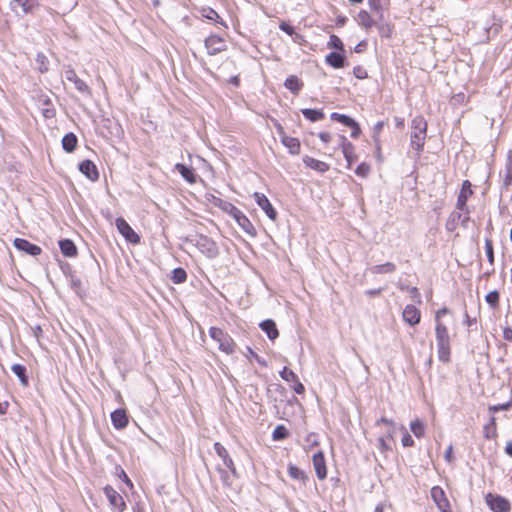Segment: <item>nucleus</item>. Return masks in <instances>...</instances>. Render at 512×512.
Returning a JSON list of instances; mask_svg holds the SVG:
<instances>
[{
  "instance_id": "f257e3e1",
  "label": "nucleus",
  "mask_w": 512,
  "mask_h": 512,
  "mask_svg": "<svg viewBox=\"0 0 512 512\" xmlns=\"http://www.w3.org/2000/svg\"><path fill=\"white\" fill-rule=\"evenodd\" d=\"M411 129L410 145L416 151V155H419L423 149L427 132V122L424 117L415 116L411 121Z\"/></svg>"
},
{
  "instance_id": "f03ea898",
  "label": "nucleus",
  "mask_w": 512,
  "mask_h": 512,
  "mask_svg": "<svg viewBox=\"0 0 512 512\" xmlns=\"http://www.w3.org/2000/svg\"><path fill=\"white\" fill-rule=\"evenodd\" d=\"M438 358L443 363L450 361V336L447 327L441 322L437 321L435 327Z\"/></svg>"
},
{
  "instance_id": "7ed1b4c3",
  "label": "nucleus",
  "mask_w": 512,
  "mask_h": 512,
  "mask_svg": "<svg viewBox=\"0 0 512 512\" xmlns=\"http://www.w3.org/2000/svg\"><path fill=\"white\" fill-rule=\"evenodd\" d=\"M210 337L219 344V349L226 354H232L235 352V343L233 339L222 329L217 327H211L209 329Z\"/></svg>"
},
{
  "instance_id": "20e7f679",
  "label": "nucleus",
  "mask_w": 512,
  "mask_h": 512,
  "mask_svg": "<svg viewBox=\"0 0 512 512\" xmlns=\"http://www.w3.org/2000/svg\"><path fill=\"white\" fill-rule=\"evenodd\" d=\"M193 241L198 250L207 258L214 259L219 255L218 245L210 237L200 234Z\"/></svg>"
},
{
  "instance_id": "39448f33",
  "label": "nucleus",
  "mask_w": 512,
  "mask_h": 512,
  "mask_svg": "<svg viewBox=\"0 0 512 512\" xmlns=\"http://www.w3.org/2000/svg\"><path fill=\"white\" fill-rule=\"evenodd\" d=\"M115 225L119 233L131 244H138L140 242L139 235L132 229V227L128 224V222L122 218L118 217L115 221Z\"/></svg>"
},
{
  "instance_id": "423d86ee",
  "label": "nucleus",
  "mask_w": 512,
  "mask_h": 512,
  "mask_svg": "<svg viewBox=\"0 0 512 512\" xmlns=\"http://www.w3.org/2000/svg\"><path fill=\"white\" fill-rule=\"evenodd\" d=\"M486 503L494 512H509L511 509L509 501L500 495L487 494Z\"/></svg>"
},
{
  "instance_id": "0eeeda50",
  "label": "nucleus",
  "mask_w": 512,
  "mask_h": 512,
  "mask_svg": "<svg viewBox=\"0 0 512 512\" xmlns=\"http://www.w3.org/2000/svg\"><path fill=\"white\" fill-rule=\"evenodd\" d=\"M104 494L114 512H122L125 509L126 505L123 497L113 487L106 486L104 488Z\"/></svg>"
},
{
  "instance_id": "6e6552de",
  "label": "nucleus",
  "mask_w": 512,
  "mask_h": 512,
  "mask_svg": "<svg viewBox=\"0 0 512 512\" xmlns=\"http://www.w3.org/2000/svg\"><path fill=\"white\" fill-rule=\"evenodd\" d=\"M64 77L67 81L71 82L74 84L75 88L82 94L84 95H91V89L89 88V86L82 80L80 79L75 70L73 68H71L70 66H68L65 70H64Z\"/></svg>"
},
{
  "instance_id": "1a4fd4ad",
  "label": "nucleus",
  "mask_w": 512,
  "mask_h": 512,
  "mask_svg": "<svg viewBox=\"0 0 512 512\" xmlns=\"http://www.w3.org/2000/svg\"><path fill=\"white\" fill-rule=\"evenodd\" d=\"M431 498L441 512H450V503L444 490L440 486L431 488Z\"/></svg>"
},
{
  "instance_id": "9d476101",
  "label": "nucleus",
  "mask_w": 512,
  "mask_h": 512,
  "mask_svg": "<svg viewBox=\"0 0 512 512\" xmlns=\"http://www.w3.org/2000/svg\"><path fill=\"white\" fill-rule=\"evenodd\" d=\"M205 47L209 55H216L227 48L226 42L218 35H210L205 39Z\"/></svg>"
},
{
  "instance_id": "9b49d317",
  "label": "nucleus",
  "mask_w": 512,
  "mask_h": 512,
  "mask_svg": "<svg viewBox=\"0 0 512 512\" xmlns=\"http://www.w3.org/2000/svg\"><path fill=\"white\" fill-rule=\"evenodd\" d=\"M253 197L258 204V206L265 212V214L272 220L275 221L277 219V212L270 203L269 199L263 194L259 192H255Z\"/></svg>"
},
{
  "instance_id": "f8f14e48",
  "label": "nucleus",
  "mask_w": 512,
  "mask_h": 512,
  "mask_svg": "<svg viewBox=\"0 0 512 512\" xmlns=\"http://www.w3.org/2000/svg\"><path fill=\"white\" fill-rule=\"evenodd\" d=\"M13 245L17 250L31 256H38L42 252L41 247L23 238H15L13 241Z\"/></svg>"
},
{
  "instance_id": "ddd939ff",
  "label": "nucleus",
  "mask_w": 512,
  "mask_h": 512,
  "mask_svg": "<svg viewBox=\"0 0 512 512\" xmlns=\"http://www.w3.org/2000/svg\"><path fill=\"white\" fill-rule=\"evenodd\" d=\"M472 193L473 191L471 189V183L468 180H465L462 183V188L457 198V209L461 211H466L467 214L469 213L467 209V200L472 195Z\"/></svg>"
},
{
  "instance_id": "4468645a",
  "label": "nucleus",
  "mask_w": 512,
  "mask_h": 512,
  "mask_svg": "<svg viewBox=\"0 0 512 512\" xmlns=\"http://www.w3.org/2000/svg\"><path fill=\"white\" fill-rule=\"evenodd\" d=\"M312 462L318 479L324 480L327 477V469L323 452H316L313 455Z\"/></svg>"
},
{
  "instance_id": "2eb2a0df",
  "label": "nucleus",
  "mask_w": 512,
  "mask_h": 512,
  "mask_svg": "<svg viewBox=\"0 0 512 512\" xmlns=\"http://www.w3.org/2000/svg\"><path fill=\"white\" fill-rule=\"evenodd\" d=\"M237 224L250 236L256 235V229L249 218L239 209L232 217Z\"/></svg>"
},
{
  "instance_id": "dca6fc26",
  "label": "nucleus",
  "mask_w": 512,
  "mask_h": 512,
  "mask_svg": "<svg viewBox=\"0 0 512 512\" xmlns=\"http://www.w3.org/2000/svg\"><path fill=\"white\" fill-rule=\"evenodd\" d=\"M403 320L411 326L417 325L421 319V313L414 305H407L402 313Z\"/></svg>"
},
{
  "instance_id": "f3484780",
  "label": "nucleus",
  "mask_w": 512,
  "mask_h": 512,
  "mask_svg": "<svg viewBox=\"0 0 512 512\" xmlns=\"http://www.w3.org/2000/svg\"><path fill=\"white\" fill-rule=\"evenodd\" d=\"M214 450H215L216 454L223 460V464L225 465V467H227L235 475L236 468H235L234 462H233L232 458L229 456L226 448L219 442H216L214 444Z\"/></svg>"
},
{
  "instance_id": "a211bd4d",
  "label": "nucleus",
  "mask_w": 512,
  "mask_h": 512,
  "mask_svg": "<svg viewBox=\"0 0 512 512\" xmlns=\"http://www.w3.org/2000/svg\"><path fill=\"white\" fill-rule=\"evenodd\" d=\"M79 170L91 181H96L99 178V173L96 165L90 160H84L79 164Z\"/></svg>"
},
{
  "instance_id": "6ab92c4d",
  "label": "nucleus",
  "mask_w": 512,
  "mask_h": 512,
  "mask_svg": "<svg viewBox=\"0 0 512 512\" xmlns=\"http://www.w3.org/2000/svg\"><path fill=\"white\" fill-rule=\"evenodd\" d=\"M37 5V0H13L11 2V7L17 14L19 13V9L21 10L22 14H28Z\"/></svg>"
},
{
  "instance_id": "aec40b11",
  "label": "nucleus",
  "mask_w": 512,
  "mask_h": 512,
  "mask_svg": "<svg viewBox=\"0 0 512 512\" xmlns=\"http://www.w3.org/2000/svg\"><path fill=\"white\" fill-rule=\"evenodd\" d=\"M211 203L221 209L223 212L229 214L231 217L235 215V213L239 210L236 206H234L231 202L223 200L219 197L212 196Z\"/></svg>"
},
{
  "instance_id": "412c9836",
  "label": "nucleus",
  "mask_w": 512,
  "mask_h": 512,
  "mask_svg": "<svg viewBox=\"0 0 512 512\" xmlns=\"http://www.w3.org/2000/svg\"><path fill=\"white\" fill-rule=\"evenodd\" d=\"M111 421L116 429H123L128 425V416L124 409H117L111 413Z\"/></svg>"
},
{
  "instance_id": "4be33fe9",
  "label": "nucleus",
  "mask_w": 512,
  "mask_h": 512,
  "mask_svg": "<svg viewBox=\"0 0 512 512\" xmlns=\"http://www.w3.org/2000/svg\"><path fill=\"white\" fill-rule=\"evenodd\" d=\"M303 163L306 167L316 170L320 173H325L329 170V165L327 163L310 156H304Z\"/></svg>"
},
{
  "instance_id": "5701e85b",
  "label": "nucleus",
  "mask_w": 512,
  "mask_h": 512,
  "mask_svg": "<svg viewBox=\"0 0 512 512\" xmlns=\"http://www.w3.org/2000/svg\"><path fill=\"white\" fill-rule=\"evenodd\" d=\"M260 328L267 334L270 340H275L279 336L278 329L273 320L267 319L260 323Z\"/></svg>"
},
{
  "instance_id": "b1692460",
  "label": "nucleus",
  "mask_w": 512,
  "mask_h": 512,
  "mask_svg": "<svg viewBox=\"0 0 512 512\" xmlns=\"http://www.w3.org/2000/svg\"><path fill=\"white\" fill-rule=\"evenodd\" d=\"M61 253L66 257H75L77 255V248L74 242L70 239H63L59 241Z\"/></svg>"
},
{
  "instance_id": "393cba45",
  "label": "nucleus",
  "mask_w": 512,
  "mask_h": 512,
  "mask_svg": "<svg viewBox=\"0 0 512 512\" xmlns=\"http://www.w3.org/2000/svg\"><path fill=\"white\" fill-rule=\"evenodd\" d=\"M285 88L297 95L303 87V82L295 75H290L284 82Z\"/></svg>"
},
{
  "instance_id": "a878e982",
  "label": "nucleus",
  "mask_w": 512,
  "mask_h": 512,
  "mask_svg": "<svg viewBox=\"0 0 512 512\" xmlns=\"http://www.w3.org/2000/svg\"><path fill=\"white\" fill-rule=\"evenodd\" d=\"M325 61L333 68H342L345 65V57L337 52H331L326 55Z\"/></svg>"
},
{
  "instance_id": "bb28decb",
  "label": "nucleus",
  "mask_w": 512,
  "mask_h": 512,
  "mask_svg": "<svg viewBox=\"0 0 512 512\" xmlns=\"http://www.w3.org/2000/svg\"><path fill=\"white\" fill-rule=\"evenodd\" d=\"M396 265L392 262H386L384 264L374 265L368 268V271L372 274H390L395 272Z\"/></svg>"
},
{
  "instance_id": "cd10ccee",
  "label": "nucleus",
  "mask_w": 512,
  "mask_h": 512,
  "mask_svg": "<svg viewBox=\"0 0 512 512\" xmlns=\"http://www.w3.org/2000/svg\"><path fill=\"white\" fill-rule=\"evenodd\" d=\"M175 170H177L188 183L193 184L196 182V175L192 168L187 167L184 164L177 163L175 165Z\"/></svg>"
},
{
  "instance_id": "c85d7f7f",
  "label": "nucleus",
  "mask_w": 512,
  "mask_h": 512,
  "mask_svg": "<svg viewBox=\"0 0 512 512\" xmlns=\"http://www.w3.org/2000/svg\"><path fill=\"white\" fill-rule=\"evenodd\" d=\"M282 143L286 148H288L291 154L297 155L300 153V142L297 138L283 136Z\"/></svg>"
},
{
  "instance_id": "c756f323",
  "label": "nucleus",
  "mask_w": 512,
  "mask_h": 512,
  "mask_svg": "<svg viewBox=\"0 0 512 512\" xmlns=\"http://www.w3.org/2000/svg\"><path fill=\"white\" fill-rule=\"evenodd\" d=\"M77 142L78 139L74 133H67L62 139V147L66 152L71 153L75 150Z\"/></svg>"
},
{
  "instance_id": "7c9ffc66",
  "label": "nucleus",
  "mask_w": 512,
  "mask_h": 512,
  "mask_svg": "<svg viewBox=\"0 0 512 512\" xmlns=\"http://www.w3.org/2000/svg\"><path fill=\"white\" fill-rule=\"evenodd\" d=\"M301 112H302L303 116L311 122L320 121V120L324 119V117H325L324 112L320 109L305 108V109H302Z\"/></svg>"
},
{
  "instance_id": "2f4dec72",
  "label": "nucleus",
  "mask_w": 512,
  "mask_h": 512,
  "mask_svg": "<svg viewBox=\"0 0 512 512\" xmlns=\"http://www.w3.org/2000/svg\"><path fill=\"white\" fill-rule=\"evenodd\" d=\"M483 434L485 439H494L497 437V426L494 416H491L489 422L484 425Z\"/></svg>"
},
{
  "instance_id": "473e14b6",
  "label": "nucleus",
  "mask_w": 512,
  "mask_h": 512,
  "mask_svg": "<svg viewBox=\"0 0 512 512\" xmlns=\"http://www.w3.org/2000/svg\"><path fill=\"white\" fill-rule=\"evenodd\" d=\"M12 372L19 378L23 386L28 385V377L26 375V367L21 364H13L11 366Z\"/></svg>"
},
{
  "instance_id": "72a5a7b5",
  "label": "nucleus",
  "mask_w": 512,
  "mask_h": 512,
  "mask_svg": "<svg viewBox=\"0 0 512 512\" xmlns=\"http://www.w3.org/2000/svg\"><path fill=\"white\" fill-rule=\"evenodd\" d=\"M356 19H357L358 23L365 28H371L375 24L371 15L365 10H361L358 13Z\"/></svg>"
},
{
  "instance_id": "f704fd0d",
  "label": "nucleus",
  "mask_w": 512,
  "mask_h": 512,
  "mask_svg": "<svg viewBox=\"0 0 512 512\" xmlns=\"http://www.w3.org/2000/svg\"><path fill=\"white\" fill-rule=\"evenodd\" d=\"M341 141H342L343 155L346 158V160L348 161V163H351L354 146L350 142H348L344 136L341 137Z\"/></svg>"
},
{
  "instance_id": "c9c22d12",
  "label": "nucleus",
  "mask_w": 512,
  "mask_h": 512,
  "mask_svg": "<svg viewBox=\"0 0 512 512\" xmlns=\"http://www.w3.org/2000/svg\"><path fill=\"white\" fill-rule=\"evenodd\" d=\"M187 279V273L183 268H175L172 271V277L171 280L174 284H181L184 283Z\"/></svg>"
},
{
  "instance_id": "e433bc0d",
  "label": "nucleus",
  "mask_w": 512,
  "mask_h": 512,
  "mask_svg": "<svg viewBox=\"0 0 512 512\" xmlns=\"http://www.w3.org/2000/svg\"><path fill=\"white\" fill-rule=\"evenodd\" d=\"M330 117L332 120L340 122L347 127H350L351 125H355V120L347 115H344V114L333 112L330 115Z\"/></svg>"
},
{
  "instance_id": "4c0bfd02",
  "label": "nucleus",
  "mask_w": 512,
  "mask_h": 512,
  "mask_svg": "<svg viewBox=\"0 0 512 512\" xmlns=\"http://www.w3.org/2000/svg\"><path fill=\"white\" fill-rule=\"evenodd\" d=\"M288 474L291 478L295 479V480H299V481H305L306 480V475L304 473V471H302L301 469H299L297 466L295 465H292L290 464L288 466Z\"/></svg>"
},
{
  "instance_id": "58836bf2",
  "label": "nucleus",
  "mask_w": 512,
  "mask_h": 512,
  "mask_svg": "<svg viewBox=\"0 0 512 512\" xmlns=\"http://www.w3.org/2000/svg\"><path fill=\"white\" fill-rule=\"evenodd\" d=\"M410 429L412 431V433L417 437V438H420L424 435L425 433V427H424V424L422 421H420L419 419H416L414 421L411 422L410 424Z\"/></svg>"
},
{
  "instance_id": "ea45409f",
  "label": "nucleus",
  "mask_w": 512,
  "mask_h": 512,
  "mask_svg": "<svg viewBox=\"0 0 512 512\" xmlns=\"http://www.w3.org/2000/svg\"><path fill=\"white\" fill-rule=\"evenodd\" d=\"M272 437L274 440H283L288 437V430L285 426L279 425L274 429Z\"/></svg>"
},
{
  "instance_id": "a19ab883",
  "label": "nucleus",
  "mask_w": 512,
  "mask_h": 512,
  "mask_svg": "<svg viewBox=\"0 0 512 512\" xmlns=\"http://www.w3.org/2000/svg\"><path fill=\"white\" fill-rule=\"evenodd\" d=\"M499 298L498 291L494 290L486 295L485 300L492 308H496L499 304Z\"/></svg>"
},
{
  "instance_id": "79ce46f5",
  "label": "nucleus",
  "mask_w": 512,
  "mask_h": 512,
  "mask_svg": "<svg viewBox=\"0 0 512 512\" xmlns=\"http://www.w3.org/2000/svg\"><path fill=\"white\" fill-rule=\"evenodd\" d=\"M202 15H203V17H205V18H207L209 20H213L215 22H219V23L223 24V22L220 21L221 18L218 15V13L214 9H212V8L203 9L202 10Z\"/></svg>"
},
{
  "instance_id": "37998d69",
  "label": "nucleus",
  "mask_w": 512,
  "mask_h": 512,
  "mask_svg": "<svg viewBox=\"0 0 512 512\" xmlns=\"http://www.w3.org/2000/svg\"><path fill=\"white\" fill-rule=\"evenodd\" d=\"M280 376L283 380L287 382L296 381L298 378V376L292 370H289L287 367L283 368V370L280 372Z\"/></svg>"
},
{
  "instance_id": "c03bdc74",
  "label": "nucleus",
  "mask_w": 512,
  "mask_h": 512,
  "mask_svg": "<svg viewBox=\"0 0 512 512\" xmlns=\"http://www.w3.org/2000/svg\"><path fill=\"white\" fill-rule=\"evenodd\" d=\"M328 47L334 48V49H337V50H343L344 49V45H343L342 40L338 36H336V35H331L330 36L329 42H328Z\"/></svg>"
},
{
  "instance_id": "a18cd8bd",
  "label": "nucleus",
  "mask_w": 512,
  "mask_h": 512,
  "mask_svg": "<svg viewBox=\"0 0 512 512\" xmlns=\"http://www.w3.org/2000/svg\"><path fill=\"white\" fill-rule=\"evenodd\" d=\"M485 252L487 259L491 265L494 264V251H493V244L490 239L485 240Z\"/></svg>"
},
{
  "instance_id": "49530a36",
  "label": "nucleus",
  "mask_w": 512,
  "mask_h": 512,
  "mask_svg": "<svg viewBox=\"0 0 512 512\" xmlns=\"http://www.w3.org/2000/svg\"><path fill=\"white\" fill-rule=\"evenodd\" d=\"M511 407H512V399L503 404L489 406L488 409H489V411H492V412H498V411H508L511 409Z\"/></svg>"
},
{
  "instance_id": "de8ad7c7",
  "label": "nucleus",
  "mask_w": 512,
  "mask_h": 512,
  "mask_svg": "<svg viewBox=\"0 0 512 512\" xmlns=\"http://www.w3.org/2000/svg\"><path fill=\"white\" fill-rule=\"evenodd\" d=\"M369 172L370 166L366 163L359 164L355 170V173L363 178L366 177L369 174Z\"/></svg>"
},
{
  "instance_id": "09e8293b",
  "label": "nucleus",
  "mask_w": 512,
  "mask_h": 512,
  "mask_svg": "<svg viewBox=\"0 0 512 512\" xmlns=\"http://www.w3.org/2000/svg\"><path fill=\"white\" fill-rule=\"evenodd\" d=\"M401 429L405 432L402 437V445L404 447H411L414 445V440L412 439L411 435L406 431L405 427H401Z\"/></svg>"
},
{
  "instance_id": "8fccbe9b",
  "label": "nucleus",
  "mask_w": 512,
  "mask_h": 512,
  "mask_svg": "<svg viewBox=\"0 0 512 512\" xmlns=\"http://www.w3.org/2000/svg\"><path fill=\"white\" fill-rule=\"evenodd\" d=\"M37 62L39 63V70L43 73V72H46L48 70V67H47V58L45 55L43 54H38L37 55Z\"/></svg>"
},
{
  "instance_id": "3c124183",
  "label": "nucleus",
  "mask_w": 512,
  "mask_h": 512,
  "mask_svg": "<svg viewBox=\"0 0 512 512\" xmlns=\"http://www.w3.org/2000/svg\"><path fill=\"white\" fill-rule=\"evenodd\" d=\"M44 105H47L48 107L43 108V116L45 118H52L55 116V109L51 106L50 107V101L45 100Z\"/></svg>"
},
{
  "instance_id": "603ef678",
  "label": "nucleus",
  "mask_w": 512,
  "mask_h": 512,
  "mask_svg": "<svg viewBox=\"0 0 512 512\" xmlns=\"http://www.w3.org/2000/svg\"><path fill=\"white\" fill-rule=\"evenodd\" d=\"M353 74L358 79H364V78L367 77L366 70L363 67H361V66L354 67Z\"/></svg>"
},
{
  "instance_id": "864d4df0",
  "label": "nucleus",
  "mask_w": 512,
  "mask_h": 512,
  "mask_svg": "<svg viewBox=\"0 0 512 512\" xmlns=\"http://www.w3.org/2000/svg\"><path fill=\"white\" fill-rule=\"evenodd\" d=\"M383 127H384V122L383 121H379V122H377L374 125V127H373V138H374L375 141L378 140V137H379Z\"/></svg>"
},
{
  "instance_id": "5fc2aeb1",
  "label": "nucleus",
  "mask_w": 512,
  "mask_h": 512,
  "mask_svg": "<svg viewBox=\"0 0 512 512\" xmlns=\"http://www.w3.org/2000/svg\"><path fill=\"white\" fill-rule=\"evenodd\" d=\"M386 425L388 428L389 426L392 427V426H395V422L392 420V419H388L386 417H382L380 418L379 420L376 421V425L377 426H380V425Z\"/></svg>"
},
{
  "instance_id": "6e6d98bb",
  "label": "nucleus",
  "mask_w": 512,
  "mask_h": 512,
  "mask_svg": "<svg viewBox=\"0 0 512 512\" xmlns=\"http://www.w3.org/2000/svg\"><path fill=\"white\" fill-rule=\"evenodd\" d=\"M279 28L284 31L285 33H287L288 35H293L294 34V28L289 25L288 23L286 22H281L280 25H279Z\"/></svg>"
},
{
  "instance_id": "4d7b16f0",
  "label": "nucleus",
  "mask_w": 512,
  "mask_h": 512,
  "mask_svg": "<svg viewBox=\"0 0 512 512\" xmlns=\"http://www.w3.org/2000/svg\"><path fill=\"white\" fill-rule=\"evenodd\" d=\"M408 291L413 300H416L418 303H421L420 293L416 287H411L408 289Z\"/></svg>"
},
{
  "instance_id": "13d9d810",
  "label": "nucleus",
  "mask_w": 512,
  "mask_h": 512,
  "mask_svg": "<svg viewBox=\"0 0 512 512\" xmlns=\"http://www.w3.org/2000/svg\"><path fill=\"white\" fill-rule=\"evenodd\" d=\"M293 383H294L293 390L295 391V393L303 394L305 391V388H304V385L299 381V379L297 378V380L293 381Z\"/></svg>"
},
{
  "instance_id": "bf43d9fd",
  "label": "nucleus",
  "mask_w": 512,
  "mask_h": 512,
  "mask_svg": "<svg viewBox=\"0 0 512 512\" xmlns=\"http://www.w3.org/2000/svg\"><path fill=\"white\" fill-rule=\"evenodd\" d=\"M349 128L352 129L351 137L352 138H358L359 135H360V132H361L358 123L355 121V125H351Z\"/></svg>"
},
{
  "instance_id": "052dcab7",
  "label": "nucleus",
  "mask_w": 512,
  "mask_h": 512,
  "mask_svg": "<svg viewBox=\"0 0 512 512\" xmlns=\"http://www.w3.org/2000/svg\"><path fill=\"white\" fill-rule=\"evenodd\" d=\"M318 137L324 143H329L331 140V134L329 132H320L318 134Z\"/></svg>"
},
{
  "instance_id": "680f3d73",
  "label": "nucleus",
  "mask_w": 512,
  "mask_h": 512,
  "mask_svg": "<svg viewBox=\"0 0 512 512\" xmlns=\"http://www.w3.org/2000/svg\"><path fill=\"white\" fill-rule=\"evenodd\" d=\"M448 313V309L447 308H442V309H439L437 312H436V315H435V321H440V318L443 316V315H446Z\"/></svg>"
},
{
  "instance_id": "e2e57ef3",
  "label": "nucleus",
  "mask_w": 512,
  "mask_h": 512,
  "mask_svg": "<svg viewBox=\"0 0 512 512\" xmlns=\"http://www.w3.org/2000/svg\"><path fill=\"white\" fill-rule=\"evenodd\" d=\"M395 432H396V425L392 426V427L389 426V428L386 431V437L388 439H393Z\"/></svg>"
},
{
  "instance_id": "0e129e2a",
  "label": "nucleus",
  "mask_w": 512,
  "mask_h": 512,
  "mask_svg": "<svg viewBox=\"0 0 512 512\" xmlns=\"http://www.w3.org/2000/svg\"><path fill=\"white\" fill-rule=\"evenodd\" d=\"M452 451H453L452 446H449V447L447 448V450L445 451L444 457H445V459H446L448 462H451V460H452Z\"/></svg>"
},
{
  "instance_id": "69168bd1",
  "label": "nucleus",
  "mask_w": 512,
  "mask_h": 512,
  "mask_svg": "<svg viewBox=\"0 0 512 512\" xmlns=\"http://www.w3.org/2000/svg\"><path fill=\"white\" fill-rule=\"evenodd\" d=\"M382 292V289L381 288H378V289H372V290H367L366 291V294L369 295V296H378L380 295Z\"/></svg>"
},
{
  "instance_id": "338daca9",
  "label": "nucleus",
  "mask_w": 512,
  "mask_h": 512,
  "mask_svg": "<svg viewBox=\"0 0 512 512\" xmlns=\"http://www.w3.org/2000/svg\"><path fill=\"white\" fill-rule=\"evenodd\" d=\"M503 336L506 340H509L511 341L512 340V330L510 329H505L504 332H503Z\"/></svg>"
},
{
  "instance_id": "774afa93",
  "label": "nucleus",
  "mask_w": 512,
  "mask_h": 512,
  "mask_svg": "<svg viewBox=\"0 0 512 512\" xmlns=\"http://www.w3.org/2000/svg\"><path fill=\"white\" fill-rule=\"evenodd\" d=\"M505 452L512 457V441H509L507 444H506V447H505Z\"/></svg>"
}]
</instances>
